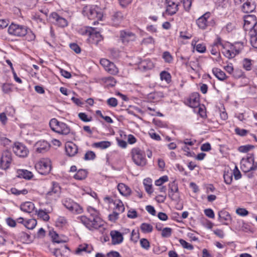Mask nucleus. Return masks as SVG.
<instances>
[{
	"mask_svg": "<svg viewBox=\"0 0 257 257\" xmlns=\"http://www.w3.org/2000/svg\"><path fill=\"white\" fill-rule=\"evenodd\" d=\"M70 48L73 50L77 54H79L81 52V49L79 46L75 43H72L70 44Z\"/></svg>",
	"mask_w": 257,
	"mask_h": 257,
	"instance_id": "nucleus-62",
	"label": "nucleus"
},
{
	"mask_svg": "<svg viewBox=\"0 0 257 257\" xmlns=\"http://www.w3.org/2000/svg\"><path fill=\"white\" fill-rule=\"evenodd\" d=\"M120 38L124 45H127L130 42L134 41L136 37L133 33L123 30L120 32Z\"/></svg>",
	"mask_w": 257,
	"mask_h": 257,
	"instance_id": "nucleus-11",
	"label": "nucleus"
},
{
	"mask_svg": "<svg viewBox=\"0 0 257 257\" xmlns=\"http://www.w3.org/2000/svg\"><path fill=\"white\" fill-rule=\"evenodd\" d=\"M167 10L166 11L170 15H173L175 14L178 10V6L173 4V5L170 4H167Z\"/></svg>",
	"mask_w": 257,
	"mask_h": 257,
	"instance_id": "nucleus-26",
	"label": "nucleus"
},
{
	"mask_svg": "<svg viewBox=\"0 0 257 257\" xmlns=\"http://www.w3.org/2000/svg\"><path fill=\"white\" fill-rule=\"evenodd\" d=\"M87 177V172L85 170L80 169L74 176V178L77 180H83Z\"/></svg>",
	"mask_w": 257,
	"mask_h": 257,
	"instance_id": "nucleus-29",
	"label": "nucleus"
},
{
	"mask_svg": "<svg viewBox=\"0 0 257 257\" xmlns=\"http://www.w3.org/2000/svg\"><path fill=\"white\" fill-rule=\"evenodd\" d=\"M13 149L14 153L20 157H25L29 153L26 147L20 143H15Z\"/></svg>",
	"mask_w": 257,
	"mask_h": 257,
	"instance_id": "nucleus-9",
	"label": "nucleus"
},
{
	"mask_svg": "<svg viewBox=\"0 0 257 257\" xmlns=\"http://www.w3.org/2000/svg\"><path fill=\"white\" fill-rule=\"evenodd\" d=\"M38 216L42 218L43 220L47 221L49 220L50 217L48 215V213L49 212H46L45 211L40 209L38 211H36Z\"/></svg>",
	"mask_w": 257,
	"mask_h": 257,
	"instance_id": "nucleus-34",
	"label": "nucleus"
},
{
	"mask_svg": "<svg viewBox=\"0 0 257 257\" xmlns=\"http://www.w3.org/2000/svg\"><path fill=\"white\" fill-rule=\"evenodd\" d=\"M232 172H225L223 175L224 182L227 184H230L232 181Z\"/></svg>",
	"mask_w": 257,
	"mask_h": 257,
	"instance_id": "nucleus-38",
	"label": "nucleus"
},
{
	"mask_svg": "<svg viewBox=\"0 0 257 257\" xmlns=\"http://www.w3.org/2000/svg\"><path fill=\"white\" fill-rule=\"evenodd\" d=\"M147 182L151 183L149 180H144V184L145 187V190L148 194H151L153 193L152 186L151 184H147L146 183Z\"/></svg>",
	"mask_w": 257,
	"mask_h": 257,
	"instance_id": "nucleus-49",
	"label": "nucleus"
},
{
	"mask_svg": "<svg viewBox=\"0 0 257 257\" xmlns=\"http://www.w3.org/2000/svg\"><path fill=\"white\" fill-rule=\"evenodd\" d=\"M213 74L220 80H224L226 78L225 73L219 68H214L212 69Z\"/></svg>",
	"mask_w": 257,
	"mask_h": 257,
	"instance_id": "nucleus-21",
	"label": "nucleus"
},
{
	"mask_svg": "<svg viewBox=\"0 0 257 257\" xmlns=\"http://www.w3.org/2000/svg\"><path fill=\"white\" fill-rule=\"evenodd\" d=\"M50 19L53 20V22H55L57 25L61 27H64L67 25V20L59 16L57 13L55 12L52 13L49 17Z\"/></svg>",
	"mask_w": 257,
	"mask_h": 257,
	"instance_id": "nucleus-13",
	"label": "nucleus"
},
{
	"mask_svg": "<svg viewBox=\"0 0 257 257\" xmlns=\"http://www.w3.org/2000/svg\"><path fill=\"white\" fill-rule=\"evenodd\" d=\"M122 19V13L120 12H116L112 16L111 20L113 22V25L117 26L121 22Z\"/></svg>",
	"mask_w": 257,
	"mask_h": 257,
	"instance_id": "nucleus-24",
	"label": "nucleus"
},
{
	"mask_svg": "<svg viewBox=\"0 0 257 257\" xmlns=\"http://www.w3.org/2000/svg\"><path fill=\"white\" fill-rule=\"evenodd\" d=\"M210 13L207 12L196 20V24L200 29L205 30L207 27L213 26L215 25L214 19L210 20Z\"/></svg>",
	"mask_w": 257,
	"mask_h": 257,
	"instance_id": "nucleus-3",
	"label": "nucleus"
},
{
	"mask_svg": "<svg viewBox=\"0 0 257 257\" xmlns=\"http://www.w3.org/2000/svg\"><path fill=\"white\" fill-rule=\"evenodd\" d=\"M85 34L89 36L88 41L89 43L95 45H98V43L102 39L100 33L96 32L94 29H86L85 30Z\"/></svg>",
	"mask_w": 257,
	"mask_h": 257,
	"instance_id": "nucleus-6",
	"label": "nucleus"
},
{
	"mask_svg": "<svg viewBox=\"0 0 257 257\" xmlns=\"http://www.w3.org/2000/svg\"><path fill=\"white\" fill-rule=\"evenodd\" d=\"M18 176L27 180L31 179L33 175L32 173L27 170H19L18 171Z\"/></svg>",
	"mask_w": 257,
	"mask_h": 257,
	"instance_id": "nucleus-19",
	"label": "nucleus"
},
{
	"mask_svg": "<svg viewBox=\"0 0 257 257\" xmlns=\"http://www.w3.org/2000/svg\"><path fill=\"white\" fill-rule=\"evenodd\" d=\"M103 80L105 83H107L108 85L111 86H114L116 83V81L115 80L114 78L111 76L104 77L103 78Z\"/></svg>",
	"mask_w": 257,
	"mask_h": 257,
	"instance_id": "nucleus-45",
	"label": "nucleus"
},
{
	"mask_svg": "<svg viewBox=\"0 0 257 257\" xmlns=\"http://www.w3.org/2000/svg\"><path fill=\"white\" fill-rule=\"evenodd\" d=\"M11 192L12 194L16 195H19L20 194L26 195L28 192V190L26 189H24L22 190H19L18 189L15 188H12L11 189Z\"/></svg>",
	"mask_w": 257,
	"mask_h": 257,
	"instance_id": "nucleus-40",
	"label": "nucleus"
},
{
	"mask_svg": "<svg viewBox=\"0 0 257 257\" xmlns=\"http://www.w3.org/2000/svg\"><path fill=\"white\" fill-rule=\"evenodd\" d=\"M219 218L220 221L224 220L229 221L231 219L230 215L226 211H220L218 213Z\"/></svg>",
	"mask_w": 257,
	"mask_h": 257,
	"instance_id": "nucleus-33",
	"label": "nucleus"
},
{
	"mask_svg": "<svg viewBox=\"0 0 257 257\" xmlns=\"http://www.w3.org/2000/svg\"><path fill=\"white\" fill-rule=\"evenodd\" d=\"M111 145V142L109 141H101L94 143L92 144V147L100 149H105L109 147Z\"/></svg>",
	"mask_w": 257,
	"mask_h": 257,
	"instance_id": "nucleus-23",
	"label": "nucleus"
},
{
	"mask_svg": "<svg viewBox=\"0 0 257 257\" xmlns=\"http://www.w3.org/2000/svg\"><path fill=\"white\" fill-rule=\"evenodd\" d=\"M255 17L254 16L250 15L247 16L245 19L244 20V27L245 30L248 29V25H250L251 26L253 22H255V20L254 19Z\"/></svg>",
	"mask_w": 257,
	"mask_h": 257,
	"instance_id": "nucleus-32",
	"label": "nucleus"
},
{
	"mask_svg": "<svg viewBox=\"0 0 257 257\" xmlns=\"http://www.w3.org/2000/svg\"><path fill=\"white\" fill-rule=\"evenodd\" d=\"M19 238L21 241L26 242L30 240L31 236L28 233L22 231L19 233Z\"/></svg>",
	"mask_w": 257,
	"mask_h": 257,
	"instance_id": "nucleus-39",
	"label": "nucleus"
},
{
	"mask_svg": "<svg viewBox=\"0 0 257 257\" xmlns=\"http://www.w3.org/2000/svg\"><path fill=\"white\" fill-rule=\"evenodd\" d=\"M74 202H73L70 199H66L63 201V204L64 205V206L70 210L71 207L72 206V203H74Z\"/></svg>",
	"mask_w": 257,
	"mask_h": 257,
	"instance_id": "nucleus-55",
	"label": "nucleus"
},
{
	"mask_svg": "<svg viewBox=\"0 0 257 257\" xmlns=\"http://www.w3.org/2000/svg\"><path fill=\"white\" fill-rule=\"evenodd\" d=\"M141 66L145 69H151L154 67V65L150 60H145L141 62Z\"/></svg>",
	"mask_w": 257,
	"mask_h": 257,
	"instance_id": "nucleus-35",
	"label": "nucleus"
},
{
	"mask_svg": "<svg viewBox=\"0 0 257 257\" xmlns=\"http://www.w3.org/2000/svg\"><path fill=\"white\" fill-rule=\"evenodd\" d=\"M50 147V144L45 141H39L35 145L36 152L38 153H44L48 151Z\"/></svg>",
	"mask_w": 257,
	"mask_h": 257,
	"instance_id": "nucleus-12",
	"label": "nucleus"
},
{
	"mask_svg": "<svg viewBox=\"0 0 257 257\" xmlns=\"http://www.w3.org/2000/svg\"><path fill=\"white\" fill-rule=\"evenodd\" d=\"M241 168L245 172L256 170L257 162H254V159L252 157H249L242 163Z\"/></svg>",
	"mask_w": 257,
	"mask_h": 257,
	"instance_id": "nucleus-7",
	"label": "nucleus"
},
{
	"mask_svg": "<svg viewBox=\"0 0 257 257\" xmlns=\"http://www.w3.org/2000/svg\"><path fill=\"white\" fill-rule=\"evenodd\" d=\"M8 33L17 37H24L28 33V27L25 26L12 23L9 28Z\"/></svg>",
	"mask_w": 257,
	"mask_h": 257,
	"instance_id": "nucleus-2",
	"label": "nucleus"
},
{
	"mask_svg": "<svg viewBox=\"0 0 257 257\" xmlns=\"http://www.w3.org/2000/svg\"><path fill=\"white\" fill-rule=\"evenodd\" d=\"M153 226L150 224L143 223L141 225L140 229L143 233H150L153 230Z\"/></svg>",
	"mask_w": 257,
	"mask_h": 257,
	"instance_id": "nucleus-28",
	"label": "nucleus"
},
{
	"mask_svg": "<svg viewBox=\"0 0 257 257\" xmlns=\"http://www.w3.org/2000/svg\"><path fill=\"white\" fill-rule=\"evenodd\" d=\"M140 244L141 246L146 249H148L150 248V242L146 238L141 239L140 240Z\"/></svg>",
	"mask_w": 257,
	"mask_h": 257,
	"instance_id": "nucleus-51",
	"label": "nucleus"
},
{
	"mask_svg": "<svg viewBox=\"0 0 257 257\" xmlns=\"http://www.w3.org/2000/svg\"><path fill=\"white\" fill-rule=\"evenodd\" d=\"M251 61L250 60L247 59H244L243 61V66L244 69L246 70H250L251 68Z\"/></svg>",
	"mask_w": 257,
	"mask_h": 257,
	"instance_id": "nucleus-58",
	"label": "nucleus"
},
{
	"mask_svg": "<svg viewBox=\"0 0 257 257\" xmlns=\"http://www.w3.org/2000/svg\"><path fill=\"white\" fill-rule=\"evenodd\" d=\"M117 189L120 193L123 196H127L131 194V189L124 184H118L117 185Z\"/></svg>",
	"mask_w": 257,
	"mask_h": 257,
	"instance_id": "nucleus-17",
	"label": "nucleus"
},
{
	"mask_svg": "<svg viewBox=\"0 0 257 257\" xmlns=\"http://www.w3.org/2000/svg\"><path fill=\"white\" fill-rule=\"evenodd\" d=\"M60 123L61 122L58 121L57 119L52 118L49 122V125L53 131L57 133Z\"/></svg>",
	"mask_w": 257,
	"mask_h": 257,
	"instance_id": "nucleus-27",
	"label": "nucleus"
},
{
	"mask_svg": "<svg viewBox=\"0 0 257 257\" xmlns=\"http://www.w3.org/2000/svg\"><path fill=\"white\" fill-rule=\"evenodd\" d=\"M61 192V188L59 184L54 182H52V188L51 191L47 192V196L52 195L53 194H56L57 195L59 194Z\"/></svg>",
	"mask_w": 257,
	"mask_h": 257,
	"instance_id": "nucleus-22",
	"label": "nucleus"
},
{
	"mask_svg": "<svg viewBox=\"0 0 257 257\" xmlns=\"http://www.w3.org/2000/svg\"><path fill=\"white\" fill-rule=\"evenodd\" d=\"M179 241L180 243L181 244L183 248L189 250H192L193 249V246L192 244L186 242L185 240L183 239H180Z\"/></svg>",
	"mask_w": 257,
	"mask_h": 257,
	"instance_id": "nucleus-46",
	"label": "nucleus"
},
{
	"mask_svg": "<svg viewBox=\"0 0 257 257\" xmlns=\"http://www.w3.org/2000/svg\"><path fill=\"white\" fill-rule=\"evenodd\" d=\"M163 58L165 62L167 63H171L173 61V57L172 55L168 51H165L163 53Z\"/></svg>",
	"mask_w": 257,
	"mask_h": 257,
	"instance_id": "nucleus-48",
	"label": "nucleus"
},
{
	"mask_svg": "<svg viewBox=\"0 0 257 257\" xmlns=\"http://www.w3.org/2000/svg\"><path fill=\"white\" fill-rule=\"evenodd\" d=\"M96 157V155L94 152L91 151H87L84 155V160H92Z\"/></svg>",
	"mask_w": 257,
	"mask_h": 257,
	"instance_id": "nucleus-43",
	"label": "nucleus"
},
{
	"mask_svg": "<svg viewBox=\"0 0 257 257\" xmlns=\"http://www.w3.org/2000/svg\"><path fill=\"white\" fill-rule=\"evenodd\" d=\"M168 196L173 201H178L179 199L178 185L175 181L169 184Z\"/></svg>",
	"mask_w": 257,
	"mask_h": 257,
	"instance_id": "nucleus-8",
	"label": "nucleus"
},
{
	"mask_svg": "<svg viewBox=\"0 0 257 257\" xmlns=\"http://www.w3.org/2000/svg\"><path fill=\"white\" fill-rule=\"evenodd\" d=\"M250 35L251 36L250 43L254 48H257V34H254V36H253V34Z\"/></svg>",
	"mask_w": 257,
	"mask_h": 257,
	"instance_id": "nucleus-63",
	"label": "nucleus"
},
{
	"mask_svg": "<svg viewBox=\"0 0 257 257\" xmlns=\"http://www.w3.org/2000/svg\"><path fill=\"white\" fill-rule=\"evenodd\" d=\"M254 146L247 145L245 146H241L239 147L238 151L242 153H247L248 151L254 148Z\"/></svg>",
	"mask_w": 257,
	"mask_h": 257,
	"instance_id": "nucleus-44",
	"label": "nucleus"
},
{
	"mask_svg": "<svg viewBox=\"0 0 257 257\" xmlns=\"http://www.w3.org/2000/svg\"><path fill=\"white\" fill-rule=\"evenodd\" d=\"M70 211L73 213L80 214L82 212L83 209L78 204L74 202V203H72V206Z\"/></svg>",
	"mask_w": 257,
	"mask_h": 257,
	"instance_id": "nucleus-36",
	"label": "nucleus"
},
{
	"mask_svg": "<svg viewBox=\"0 0 257 257\" xmlns=\"http://www.w3.org/2000/svg\"><path fill=\"white\" fill-rule=\"evenodd\" d=\"M105 71L111 75H116L118 72L117 68L112 62L106 68Z\"/></svg>",
	"mask_w": 257,
	"mask_h": 257,
	"instance_id": "nucleus-30",
	"label": "nucleus"
},
{
	"mask_svg": "<svg viewBox=\"0 0 257 257\" xmlns=\"http://www.w3.org/2000/svg\"><path fill=\"white\" fill-rule=\"evenodd\" d=\"M66 154L69 157L74 156L78 152V147L73 143L68 142L65 144Z\"/></svg>",
	"mask_w": 257,
	"mask_h": 257,
	"instance_id": "nucleus-14",
	"label": "nucleus"
},
{
	"mask_svg": "<svg viewBox=\"0 0 257 257\" xmlns=\"http://www.w3.org/2000/svg\"><path fill=\"white\" fill-rule=\"evenodd\" d=\"M172 229L169 227H165L162 230V236L163 237H169L171 235Z\"/></svg>",
	"mask_w": 257,
	"mask_h": 257,
	"instance_id": "nucleus-42",
	"label": "nucleus"
},
{
	"mask_svg": "<svg viewBox=\"0 0 257 257\" xmlns=\"http://www.w3.org/2000/svg\"><path fill=\"white\" fill-rule=\"evenodd\" d=\"M224 51L222 52L224 54V55L228 59H231L235 57L236 54L239 53V50H235V53L233 51V49H234L233 46H231L230 48V49H226L225 48H223Z\"/></svg>",
	"mask_w": 257,
	"mask_h": 257,
	"instance_id": "nucleus-20",
	"label": "nucleus"
},
{
	"mask_svg": "<svg viewBox=\"0 0 257 257\" xmlns=\"http://www.w3.org/2000/svg\"><path fill=\"white\" fill-rule=\"evenodd\" d=\"M88 211L90 213L89 216H81V222L89 230L98 229L103 226L104 222L99 217L98 212L92 207L88 208Z\"/></svg>",
	"mask_w": 257,
	"mask_h": 257,
	"instance_id": "nucleus-1",
	"label": "nucleus"
},
{
	"mask_svg": "<svg viewBox=\"0 0 257 257\" xmlns=\"http://www.w3.org/2000/svg\"><path fill=\"white\" fill-rule=\"evenodd\" d=\"M188 66H190L192 69L196 70L197 68L200 67V65L198 60H196L194 61H190Z\"/></svg>",
	"mask_w": 257,
	"mask_h": 257,
	"instance_id": "nucleus-56",
	"label": "nucleus"
},
{
	"mask_svg": "<svg viewBox=\"0 0 257 257\" xmlns=\"http://www.w3.org/2000/svg\"><path fill=\"white\" fill-rule=\"evenodd\" d=\"M78 117L82 121L84 122H89L91 120V117L88 118L86 114L84 112L79 113Z\"/></svg>",
	"mask_w": 257,
	"mask_h": 257,
	"instance_id": "nucleus-53",
	"label": "nucleus"
},
{
	"mask_svg": "<svg viewBox=\"0 0 257 257\" xmlns=\"http://www.w3.org/2000/svg\"><path fill=\"white\" fill-rule=\"evenodd\" d=\"M12 161V154L8 150L4 151L1 159V167L3 169H6L9 167Z\"/></svg>",
	"mask_w": 257,
	"mask_h": 257,
	"instance_id": "nucleus-10",
	"label": "nucleus"
},
{
	"mask_svg": "<svg viewBox=\"0 0 257 257\" xmlns=\"http://www.w3.org/2000/svg\"><path fill=\"white\" fill-rule=\"evenodd\" d=\"M248 29L250 31V33L253 34H257V22H253L251 26Z\"/></svg>",
	"mask_w": 257,
	"mask_h": 257,
	"instance_id": "nucleus-60",
	"label": "nucleus"
},
{
	"mask_svg": "<svg viewBox=\"0 0 257 257\" xmlns=\"http://www.w3.org/2000/svg\"><path fill=\"white\" fill-rule=\"evenodd\" d=\"M132 158L134 163L138 166H144L147 163L145 153L139 148L132 150Z\"/></svg>",
	"mask_w": 257,
	"mask_h": 257,
	"instance_id": "nucleus-5",
	"label": "nucleus"
},
{
	"mask_svg": "<svg viewBox=\"0 0 257 257\" xmlns=\"http://www.w3.org/2000/svg\"><path fill=\"white\" fill-rule=\"evenodd\" d=\"M168 181V177L167 176H164L155 181V185L157 186H161L162 184Z\"/></svg>",
	"mask_w": 257,
	"mask_h": 257,
	"instance_id": "nucleus-52",
	"label": "nucleus"
},
{
	"mask_svg": "<svg viewBox=\"0 0 257 257\" xmlns=\"http://www.w3.org/2000/svg\"><path fill=\"white\" fill-rule=\"evenodd\" d=\"M107 103L111 107H116L118 104V102L115 98L111 97L107 100Z\"/></svg>",
	"mask_w": 257,
	"mask_h": 257,
	"instance_id": "nucleus-50",
	"label": "nucleus"
},
{
	"mask_svg": "<svg viewBox=\"0 0 257 257\" xmlns=\"http://www.w3.org/2000/svg\"><path fill=\"white\" fill-rule=\"evenodd\" d=\"M111 62L106 59H101L100 60V64L104 67L105 70L110 64Z\"/></svg>",
	"mask_w": 257,
	"mask_h": 257,
	"instance_id": "nucleus-64",
	"label": "nucleus"
},
{
	"mask_svg": "<svg viewBox=\"0 0 257 257\" xmlns=\"http://www.w3.org/2000/svg\"><path fill=\"white\" fill-rule=\"evenodd\" d=\"M67 223L66 219L64 217H59L56 221V225L58 227H62Z\"/></svg>",
	"mask_w": 257,
	"mask_h": 257,
	"instance_id": "nucleus-47",
	"label": "nucleus"
},
{
	"mask_svg": "<svg viewBox=\"0 0 257 257\" xmlns=\"http://www.w3.org/2000/svg\"><path fill=\"white\" fill-rule=\"evenodd\" d=\"M50 235H51L52 240L54 242L59 243L65 242L60 238L58 234L55 231L50 232Z\"/></svg>",
	"mask_w": 257,
	"mask_h": 257,
	"instance_id": "nucleus-37",
	"label": "nucleus"
},
{
	"mask_svg": "<svg viewBox=\"0 0 257 257\" xmlns=\"http://www.w3.org/2000/svg\"><path fill=\"white\" fill-rule=\"evenodd\" d=\"M26 39L29 41H31L34 40L35 38V35L30 30L28 29V33L25 36Z\"/></svg>",
	"mask_w": 257,
	"mask_h": 257,
	"instance_id": "nucleus-61",
	"label": "nucleus"
},
{
	"mask_svg": "<svg viewBox=\"0 0 257 257\" xmlns=\"http://www.w3.org/2000/svg\"><path fill=\"white\" fill-rule=\"evenodd\" d=\"M111 237V243L113 245L120 244L123 241V237L122 233L117 230H111L110 233Z\"/></svg>",
	"mask_w": 257,
	"mask_h": 257,
	"instance_id": "nucleus-15",
	"label": "nucleus"
},
{
	"mask_svg": "<svg viewBox=\"0 0 257 257\" xmlns=\"http://www.w3.org/2000/svg\"><path fill=\"white\" fill-rule=\"evenodd\" d=\"M247 131L244 129H241L239 127H236L235 128V132L237 135H238L240 136H244L247 133Z\"/></svg>",
	"mask_w": 257,
	"mask_h": 257,
	"instance_id": "nucleus-59",
	"label": "nucleus"
},
{
	"mask_svg": "<svg viewBox=\"0 0 257 257\" xmlns=\"http://www.w3.org/2000/svg\"><path fill=\"white\" fill-rule=\"evenodd\" d=\"M37 220L35 219H30L25 222L24 225L29 229H33L37 225Z\"/></svg>",
	"mask_w": 257,
	"mask_h": 257,
	"instance_id": "nucleus-31",
	"label": "nucleus"
},
{
	"mask_svg": "<svg viewBox=\"0 0 257 257\" xmlns=\"http://www.w3.org/2000/svg\"><path fill=\"white\" fill-rule=\"evenodd\" d=\"M35 168L40 174H48L51 170V161L48 159H42L36 164Z\"/></svg>",
	"mask_w": 257,
	"mask_h": 257,
	"instance_id": "nucleus-4",
	"label": "nucleus"
},
{
	"mask_svg": "<svg viewBox=\"0 0 257 257\" xmlns=\"http://www.w3.org/2000/svg\"><path fill=\"white\" fill-rule=\"evenodd\" d=\"M20 208L22 211L30 213L34 210L35 206L31 202H26L21 204Z\"/></svg>",
	"mask_w": 257,
	"mask_h": 257,
	"instance_id": "nucleus-18",
	"label": "nucleus"
},
{
	"mask_svg": "<svg viewBox=\"0 0 257 257\" xmlns=\"http://www.w3.org/2000/svg\"><path fill=\"white\" fill-rule=\"evenodd\" d=\"M10 143V140L8 138L0 136V145L7 146L9 145Z\"/></svg>",
	"mask_w": 257,
	"mask_h": 257,
	"instance_id": "nucleus-57",
	"label": "nucleus"
},
{
	"mask_svg": "<svg viewBox=\"0 0 257 257\" xmlns=\"http://www.w3.org/2000/svg\"><path fill=\"white\" fill-rule=\"evenodd\" d=\"M57 133L66 135L70 133V128L64 122H61Z\"/></svg>",
	"mask_w": 257,
	"mask_h": 257,
	"instance_id": "nucleus-25",
	"label": "nucleus"
},
{
	"mask_svg": "<svg viewBox=\"0 0 257 257\" xmlns=\"http://www.w3.org/2000/svg\"><path fill=\"white\" fill-rule=\"evenodd\" d=\"M236 213L241 216H245L248 214V211L246 209L242 208L237 209Z\"/></svg>",
	"mask_w": 257,
	"mask_h": 257,
	"instance_id": "nucleus-54",
	"label": "nucleus"
},
{
	"mask_svg": "<svg viewBox=\"0 0 257 257\" xmlns=\"http://www.w3.org/2000/svg\"><path fill=\"white\" fill-rule=\"evenodd\" d=\"M255 3L253 0H247L243 5L242 10L244 13H249L255 10Z\"/></svg>",
	"mask_w": 257,
	"mask_h": 257,
	"instance_id": "nucleus-16",
	"label": "nucleus"
},
{
	"mask_svg": "<svg viewBox=\"0 0 257 257\" xmlns=\"http://www.w3.org/2000/svg\"><path fill=\"white\" fill-rule=\"evenodd\" d=\"M160 78L162 80H165L167 82L169 83L171 81V77L168 72L163 71L160 73Z\"/></svg>",
	"mask_w": 257,
	"mask_h": 257,
	"instance_id": "nucleus-41",
	"label": "nucleus"
}]
</instances>
